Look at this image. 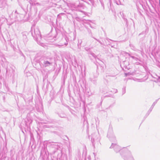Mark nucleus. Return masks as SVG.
Returning a JSON list of instances; mask_svg holds the SVG:
<instances>
[{"mask_svg":"<svg viewBox=\"0 0 160 160\" xmlns=\"http://www.w3.org/2000/svg\"><path fill=\"white\" fill-rule=\"evenodd\" d=\"M114 148L115 151L116 152H118L119 151L120 149V147L116 144H112L111 146L110 147V148Z\"/></svg>","mask_w":160,"mask_h":160,"instance_id":"nucleus-1","label":"nucleus"},{"mask_svg":"<svg viewBox=\"0 0 160 160\" xmlns=\"http://www.w3.org/2000/svg\"><path fill=\"white\" fill-rule=\"evenodd\" d=\"M98 138L96 136L95 134H93L92 135L91 138V141L92 143L94 144V142L96 140H98Z\"/></svg>","mask_w":160,"mask_h":160,"instance_id":"nucleus-2","label":"nucleus"},{"mask_svg":"<svg viewBox=\"0 0 160 160\" xmlns=\"http://www.w3.org/2000/svg\"><path fill=\"white\" fill-rule=\"evenodd\" d=\"M52 63L48 61H44L43 65L45 67L48 66L51 64Z\"/></svg>","mask_w":160,"mask_h":160,"instance_id":"nucleus-3","label":"nucleus"},{"mask_svg":"<svg viewBox=\"0 0 160 160\" xmlns=\"http://www.w3.org/2000/svg\"><path fill=\"white\" fill-rule=\"evenodd\" d=\"M7 22V19L6 18H3L2 17L0 18V23L1 24H3L4 22Z\"/></svg>","mask_w":160,"mask_h":160,"instance_id":"nucleus-4","label":"nucleus"},{"mask_svg":"<svg viewBox=\"0 0 160 160\" xmlns=\"http://www.w3.org/2000/svg\"><path fill=\"white\" fill-rule=\"evenodd\" d=\"M34 33H35V34H36V37L37 38H38V37L41 38V35L40 34V32L39 31H38V30H37V31L35 30Z\"/></svg>","mask_w":160,"mask_h":160,"instance_id":"nucleus-5","label":"nucleus"},{"mask_svg":"<svg viewBox=\"0 0 160 160\" xmlns=\"http://www.w3.org/2000/svg\"><path fill=\"white\" fill-rule=\"evenodd\" d=\"M156 103V102H154L152 104L151 108H152L155 105V104Z\"/></svg>","mask_w":160,"mask_h":160,"instance_id":"nucleus-6","label":"nucleus"},{"mask_svg":"<svg viewBox=\"0 0 160 160\" xmlns=\"http://www.w3.org/2000/svg\"><path fill=\"white\" fill-rule=\"evenodd\" d=\"M130 57H131L133 59H137V58H135V57H134L133 56H130Z\"/></svg>","mask_w":160,"mask_h":160,"instance_id":"nucleus-7","label":"nucleus"},{"mask_svg":"<svg viewBox=\"0 0 160 160\" xmlns=\"http://www.w3.org/2000/svg\"><path fill=\"white\" fill-rule=\"evenodd\" d=\"M122 90H123V94H124L125 92V89L124 88H123L122 89Z\"/></svg>","mask_w":160,"mask_h":160,"instance_id":"nucleus-8","label":"nucleus"},{"mask_svg":"<svg viewBox=\"0 0 160 160\" xmlns=\"http://www.w3.org/2000/svg\"><path fill=\"white\" fill-rule=\"evenodd\" d=\"M96 40H97V41H98L100 44H102V42L100 41H99L98 40H97V39H96Z\"/></svg>","mask_w":160,"mask_h":160,"instance_id":"nucleus-9","label":"nucleus"},{"mask_svg":"<svg viewBox=\"0 0 160 160\" xmlns=\"http://www.w3.org/2000/svg\"><path fill=\"white\" fill-rule=\"evenodd\" d=\"M68 44V42L67 41H66V42L64 43V45L66 46Z\"/></svg>","mask_w":160,"mask_h":160,"instance_id":"nucleus-10","label":"nucleus"},{"mask_svg":"<svg viewBox=\"0 0 160 160\" xmlns=\"http://www.w3.org/2000/svg\"><path fill=\"white\" fill-rule=\"evenodd\" d=\"M85 49L86 51H88V50L89 49H87L85 48Z\"/></svg>","mask_w":160,"mask_h":160,"instance_id":"nucleus-11","label":"nucleus"},{"mask_svg":"<svg viewBox=\"0 0 160 160\" xmlns=\"http://www.w3.org/2000/svg\"><path fill=\"white\" fill-rule=\"evenodd\" d=\"M63 45L62 44V45H58V46H62Z\"/></svg>","mask_w":160,"mask_h":160,"instance_id":"nucleus-12","label":"nucleus"},{"mask_svg":"<svg viewBox=\"0 0 160 160\" xmlns=\"http://www.w3.org/2000/svg\"><path fill=\"white\" fill-rule=\"evenodd\" d=\"M136 61H137V60H138V59L137 58V59H135Z\"/></svg>","mask_w":160,"mask_h":160,"instance_id":"nucleus-13","label":"nucleus"}]
</instances>
